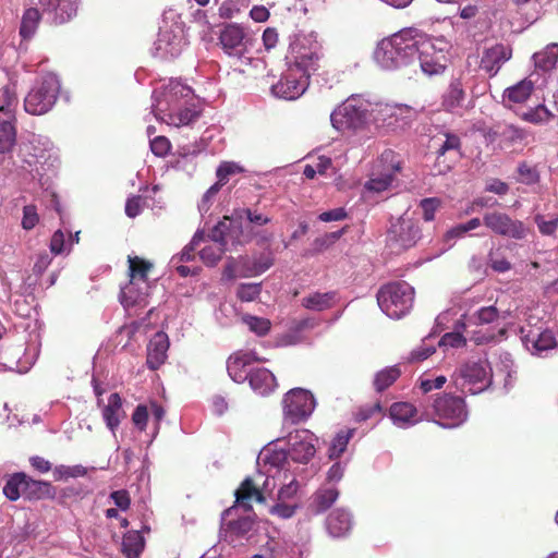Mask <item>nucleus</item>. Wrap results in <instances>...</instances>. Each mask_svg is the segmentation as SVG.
<instances>
[{
	"label": "nucleus",
	"mask_w": 558,
	"mask_h": 558,
	"mask_svg": "<svg viewBox=\"0 0 558 558\" xmlns=\"http://www.w3.org/2000/svg\"><path fill=\"white\" fill-rule=\"evenodd\" d=\"M426 33L405 27L380 40L374 51L376 63L384 70H398L416 63Z\"/></svg>",
	"instance_id": "obj_1"
},
{
	"label": "nucleus",
	"mask_w": 558,
	"mask_h": 558,
	"mask_svg": "<svg viewBox=\"0 0 558 558\" xmlns=\"http://www.w3.org/2000/svg\"><path fill=\"white\" fill-rule=\"evenodd\" d=\"M318 438L308 429H295L286 437L287 448L265 454L270 468H288L289 460L307 464L316 453Z\"/></svg>",
	"instance_id": "obj_2"
},
{
	"label": "nucleus",
	"mask_w": 558,
	"mask_h": 558,
	"mask_svg": "<svg viewBox=\"0 0 558 558\" xmlns=\"http://www.w3.org/2000/svg\"><path fill=\"white\" fill-rule=\"evenodd\" d=\"M322 58L323 47L316 33H299L292 37L287 56L288 64L311 76L318 70Z\"/></svg>",
	"instance_id": "obj_3"
},
{
	"label": "nucleus",
	"mask_w": 558,
	"mask_h": 558,
	"mask_svg": "<svg viewBox=\"0 0 558 558\" xmlns=\"http://www.w3.org/2000/svg\"><path fill=\"white\" fill-rule=\"evenodd\" d=\"M209 239L214 242L199 252L201 259L207 266H215L228 247V244H241L242 226L236 219L223 217L210 231Z\"/></svg>",
	"instance_id": "obj_4"
},
{
	"label": "nucleus",
	"mask_w": 558,
	"mask_h": 558,
	"mask_svg": "<svg viewBox=\"0 0 558 558\" xmlns=\"http://www.w3.org/2000/svg\"><path fill=\"white\" fill-rule=\"evenodd\" d=\"M414 301V289L405 281L388 283L377 292L380 310L390 318L399 319L409 313Z\"/></svg>",
	"instance_id": "obj_5"
},
{
	"label": "nucleus",
	"mask_w": 558,
	"mask_h": 558,
	"mask_svg": "<svg viewBox=\"0 0 558 558\" xmlns=\"http://www.w3.org/2000/svg\"><path fill=\"white\" fill-rule=\"evenodd\" d=\"M452 379L461 392L477 395L492 385L493 369L485 360L470 361L454 372Z\"/></svg>",
	"instance_id": "obj_6"
},
{
	"label": "nucleus",
	"mask_w": 558,
	"mask_h": 558,
	"mask_svg": "<svg viewBox=\"0 0 558 558\" xmlns=\"http://www.w3.org/2000/svg\"><path fill=\"white\" fill-rule=\"evenodd\" d=\"M59 92L58 76L52 73L44 75L25 97V111L34 116L45 114L56 104Z\"/></svg>",
	"instance_id": "obj_7"
},
{
	"label": "nucleus",
	"mask_w": 558,
	"mask_h": 558,
	"mask_svg": "<svg viewBox=\"0 0 558 558\" xmlns=\"http://www.w3.org/2000/svg\"><path fill=\"white\" fill-rule=\"evenodd\" d=\"M371 109V102L361 96H351L330 114V121L338 131L361 129Z\"/></svg>",
	"instance_id": "obj_8"
},
{
	"label": "nucleus",
	"mask_w": 558,
	"mask_h": 558,
	"mask_svg": "<svg viewBox=\"0 0 558 558\" xmlns=\"http://www.w3.org/2000/svg\"><path fill=\"white\" fill-rule=\"evenodd\" d=\"M194 97L193 90L186 84L178 80H170L153 93L151 110L156 119L160 116L177 110V107L189 104Z\"/></svg>",
	"instance_id": "obj_9"
},
{
	"label": "nucleus",
	"mask_w": 558,
	"mask_h": 558,
	"mask_svg": "<svg viewBox=\"0 0 558 558\" xmlns=\"http://www.w3.org/2000/svg\"><path fill=\"white\" fill-rule=\"evenodd\" d=\"M420 239L421 229L417 221L405 215L392 222L387 233V244L396 253L413 247Z\"/></svg>",
	"instance_id": "obj_10"
},
{
	"label": "nucleus",
	"mask_w": 558,
	"mask_h": 558,
	"mask_svg": "<svg viewBox=\"0 0 558 558\" xmlns=\"http://www.w3.org/2000/svg\"><path fill=\"white\" fill-rule=\"evenodd\" d=\"M435 415L439 418L437 424L445 428H454L465 422L468 411L463 398L444 395L433 403Z\"/></svg>",
	"instance_id": "obj_11"
},
{
	"label": "nucleus",
	"mask_w": 558,
	"mask_h": 558,
	"mask_svg": "<svg viewBox=\"0 0 558 558\" xmlns=\"http://www.w3.org/2000/svg\"><path fill=\"white\" fill-rule=\"evenodd\" d=\"M282 404L284 420L292 424L306 420L316 407L314 396L303 388H293L288 391Z\"/></svg>",
	"instance_id": "obj_12"
},
{
	"label": "nucleus",
	"mask_w": 558,
	"mask_h": 558,
	"mask_svg": "<svg viewBox=\"0 0 558 558\" xmlns=\"http://www.w3.org/2000/svg\"><path fill=\"white\" fill-rule=\"evenodd\" d=\"M308 85L310 76L289 64L280 80L271 86V93L284 100H295L305 93Z\"/></svg>",
	"instance_id": "obj_13"
},
{
	"label": "nucleus",
	"mask_w": 558,
	"mask_h": 558,
	"mask_svg": "<svg viewBox=\"0 0 558 558\" xmlns=\"http://www.w3.org/2000/svg\"><path fill=\"white\" fill-rule=\"evenodd\" d=\"M483 223L495 234L514 240L525 239L529 231L521 220L497 210L485 213Z\"/></svg>",
	"instance_id": "obj_14"
},
{
	"label": "nucleus",
	"mask_w": 558,
	"mask_h": 558,
	"mask_svg": "<svg viewBox=\"0 0 558 558\" xmlns=\"http://www.w3.org/2000/svg\"><path fill=\"white\" fill-rule=\"evenodd\" d=\"M522 341L525 348L537 356H547L551 351L558 350V338L551 329L522 328Z\"/></svg>",
	"instance_id": "obj_15"
},
{
	"label": "nucleus",
	"mask_w": 558,
	"mask_h": 558,
	"mask_svg": "<svg viewBox=\"0 0 558 558\" xmlns=\"http://www.w3.org/2000/svg\"><path fill=\"white\" fill-rule=\"evenodd\" d=\"M421 70L427 75L441 73L446 68V54L442 48H437L433 39L426 34L418 51L417 61Z\"/></svg>",
	"instance_id": "obj_16"
},
{
	"label": "nucleus",
	"mask_w": 558,
	"mask_h": 558,
	"mask_svg": "<svg viewBox=\"0 0 558 558\" xmlns=\"http://www.w3.org/2000/svg\"><path fill=\"white\" fill-rule=\"evenodd\" d=\"M248 37L238 24H227L220 32L219 43L223 51L234 58H242L247 52Z\"/></svg>",
	"instance_id": "obj_17"
},
{
	"label": "nucleus",
	"mask_w": 558,
	"mask_h": 558,
	"mask_svg": "<svg viewBox=\"0 0 558 558\" xmlns=\"http://www.w3.org/2000/svg\"><path fill=\"white\" fill-rule=\"evenodd\" d=\"M22 168L27 171L33 179L41 178L47 169L46 163L51 155L46 149L38 148L34 143L24 144L21 147Z\"/></svg>",
	"instance_id": "obj_18"
},
{
	"label": "nucleus",
	"mask_w": 558,
	"mask_h": 558,
	"mask_svg": "<svg viewBox=\"0 0 558 558\" xmlns=\"http://www.w3.org/2000/svg\"><path fill=\"white\" fill-rule=\"evenodd\" d=\"M262 361L254 352L238 351L227 360V371L230 378L235 383H244L248 379L250 373L255 368L253 362Z\"/></svg>",
	"instance_id": "obj_19"
},
{
	"label": "nucleus",
	"mask_w": 558,
	"mask_h": 558,
	"mask_svg": "<svg viewBox=\"0 0 558 558\" xmlns=\"http://www.w3.org/2000/svg\"><path fill=\"white\" fill-rule=\"evenodd\" d=\"M269 477H267L263 483V488L259 489L251 477H246L234 493L235 505L243 508L245 511H251L252 500L264 502L265 497L263 492L269 490Z\"/></svg>",
	"instance_id": "obj_20"
},
{
	"label": "nucleus",
	"mask_w": 558,
	"mask_h": 558,
	"mask_svg": "<svg viewBox=\"0 0 558 558\" xmlns=\"http://www.w3.org/2000/svg\"><path fill=\"white\" fill-rule=\"evenodd\" d=\"M150 286L148 280L130 282L121 289L120 300L125 308L133 306L144 307L147 305V298L149 295Z\"/></svg>",
	"instance_id": "obj_21"
},
{
	"label": "nucleus",
	"mask_w": 558,
	"mask_h": 558,
	"mask_svg": "<svg viewBox=\"0 0 558 558\" xmlns=\"http://www.w3.org/2000/svg\"><path fill=\"white\" fill-rule=\"evenodd\" d=\"M201 110L196 106L195 97L192 98L189 104H183L177 107V110H172L165 116H160L157 120H160L168 125L181 128L190 125L198 119Z\"/></svg>",
	"instance_id": "obj_22"
},
{
	"label": "nucleus",
	"mask_w": 558,
	"mask_h": 558,
	"mask_svg": "<svg viewBox=\"0 0 558 558\" xmlns=\"http://www.w3.org/2000/svg\"><path fill=\"white\" fill-rule=\"evenodd\" d=\"M43 10L52 15V21L62 24L77 12V0H39Z\"/></svg>",
	"instance_id": "obj_23"
},
{
	"label": "nucleus",
	"mask_w": 558,
	"mask_h": 558,
	"mask_svg": "<svg viewBox=\"0 0 558 558\" xmlns=\"http://www.w3.org/2000/svg\"><path fill=\"white\" fill-rule=\"evenodd\" d=\"M510 58L511 49L508 46L497 44L484 51L481 59V69L489 76H494Z\"/></svg>",
	"instance_id": "obj_24"
},
{
	"label": "nucleus",
	"mask_w": 558,
	"mask_h": 558,
	"mask_svg": "<svg viewBox=\"0 0 558 558\" xmlns=\"http://www.w3.org/2000/svg\"><path fill=\"white\" fill-rule=\"evenodd\" d=\"M168 349V336L162 331L156 332L147 345V366L150 369H158L167 359Z\"/></svg>",
	"instance_id": "obj_25"
},
{
	"label": "nucleus",
	"mask_w": 558,
	"mask_h": 558,
	"mask_svg": "<svg viewBox=\"0 0 558 558\" xmlns=\"http://www.w3.org/2000/svg\"><path fill=\"white\" fill-rule=\"evenodd\" d=\"M353 526L351 513L343 509H335L326 519V529L328 534L333 538L347 536Z\"/></svg>",
	"instance_id": "obj_26"
},
{
	"label": "nucleus",
	"mask_w": 558,
	"mask_h": 558,
	"mask_svg": "<svg viewBox=\"0 0 558 558\" xmlns=\"http://www.w3.org/2000/svg\"><path fill=\"white\" fill-rule=\"evenodd\" d=\"M101 414L106 426L116 435L117 428L125 416L122 408V398L119 393L114 392L109 396L108 403L102 407Z\"/></svg>",
	"instance_id": "obj_27"
},
{
	"label": "nucleus",
	"mask_w": 558,
	"mask_h": 558,
	"mask_svg": "<svg viewBox=\"0 0 558 558\" xmlns=\"http://www.w3.org/2000/svg\"><path fill=\"white\" fill-rule=\"evenodd\" d=\"M390 418L401 428L410 427L421 421L416 408L409 402L393 403L390 407Z\"/></svg>",
	"instance_id": "obj_28"
},
{
	"label": "nucleus",
	"mask_w": 558,
	"mask_h": 558,
	"mask_svg": "<svg viewBox=\"0 0 558 558\" xmlns=\"http://www.w3.org/2000/svg\"><path fill=\"white\" fill-rule=\"evenodd\" d=\"M247 380L251 388L260 396L270 393L277 386L275 375L265 367H256L250 373Z\"/></svg>",
	"instance_id": "obj_29"
},
{
	"label": "nucleus",
	"mask_w": 558,
	"mask_h": 558,
	"mask_svg": "<svg viewBox=\"0 0 558 558\" xmlns=\"http://www.w3.org/2000/svg\"><path fill=\"white\" fill-rule=\"evenodd\" d=\"M433 145L436 147L437 154V163L436 167L440 165V160L447 154H452L456 157L461 155V141L458 135L452 133H440L437 136L432 138Z\"/></svg>",
	"instance_id": "obj_30"
},
{
	"label": "nucleus",
	"mask_w": 558,
	"mask_h": 558,
	"mask_svg": "<svg viewBox=\"0 0 558 558\" xmlns=\"http://www.w3.org/2000/svg\"><path fill=\"white\" fill-rule=\"evenodd\" d=\"M182 48V38L168 32L161 33L156 41V50L161 58H175Z\"/></svg>",
	"instance_id": "obj_31"
},
{
	"label": "nucleus",
	"mask_w": 558,
	"mask_h": 558,
	"mask_svg": "<svg viewBox=\"0 0 558 558\" xmlns=\"http://www.w3.org/2000/svg\"><path fill=\"white\" fill-rule=\"evenodd\" d=\"M338 496L336 487H322L313 495L308 509L313 514H319L330 508Z\"/></svg>",
	"instance_id": "obj_32"
},
{
	"label": "nucleus",
	"mask_w": 558,
	"mask_h": 558,
	"mask_svg": "<svg viewBox=\"0 0 558 558\" xmlns=\"http://www.w3.org/2000/svg\"><path fill=\"white\" fill-rule=\"evenodd\" d=\"M276 472L271 474L270 476L275 480L278 478L279 481L287 482L284 483L281 488L278 492V500L279 501H286L290 500L295 497L298 490H299V483L295 480V476L289 474V469L284 466L282 468H275Z\"/></svg>",
	"instance_id": "obj_33"
},
{
	"label": "nucleus",
	"mask_w": 558,
	"mask_h": 558,
	"mask_svg": "<svg viewBox=\"0 0 558 558\" xmlns=\"http://www.w3.org/2000/svg\"><path fill=\"white\" fill-rule=\"evenodd\" d=\"M499 317V312L494 305L482 306L473 313H466L463 315L464 325H486L496 322Z\"/></svg>",
	"instance_id": "obj_34"
},
{
	"label": "nucleus",
	"mask_w": 558,
	"mask_h": 558,
	"mask_svg": "<svg viewBox=\"0 0 558 558\" xmlns=\"http://www.w3.org/2000/svg\"><path fill=\"white\" fill-rule=\"evenodd\" d=\"M534 89V84L530 80H522L504 92V100L512 104H522L526 101Z\"/></svg>",
	"instance_id": "obj_35"
},
{
	"label": "nucleus",
	"mask_w": 558,
	"mask_h": 558,
	"mask_svg": "<svg viewBox=\"0 0 558 558\" xmlns=\"http://www.w3.org/2000/svg\"><path fill=\"white\" fill-rule=\"evenodd\" d=\"M19 104L15 87L7 85L0 93V112L5 120H15V110Z\"/></svg>",
	"instance_id": "obj_36"
},
{
	"label": "nucleus",
	"mask_w": 558,
	"mask_h": 558,
	"mask_svg": "<svg viewBox=\"0 0 558 558\" xmlns=\"http://www.w3.org/2000/svg\"><path fill=\"white\" fill-rule=\"evenodd\" d=\"M373 169L387 172L395 179L396 173L401 170V159L393 150L386 149L381 153Z\"/></svg>",
	"instance_id": "obj_37"
},
{
	"label": "nucleus",
	"mask_w": 558,
	"mask_h": 558,
	"mask_svg": "<svg viewBox=\"0 0 558 558\" xmlns=\"http://www.w3.org/2000/svg\"><path fill=\"white\" fill-rule=\"evenodd\" d=\"M144 537L138 531H129L122 539V551L128 558H137L144 549Z\"/></svg>",
	"instance_id": "obj_38"
},
{
	"label": "nucleus",
	"mask_w": 558,
	"mask_h": 558,
	"mask_svg": "<svg viewBox=\"0 0 558 558\" xmlns=\"http://www.w3.org/2000/svg\"><path fill=\"white\" fill-rule=\"evenodd\" d=\"M533 59L535 65L543 71L554 69L558 61V44L548 45L543 51L534 53Z\"/></svg>",
	"instance_id": "obj_39"
},
{
	"label": "nucleus",
	"mask_w": 558,
	"mask_h": 558,
	"mask_svg": "<svg viewBox=\"0 0 558 558\" xmlns=\"http://www.w3.org/2000/svg\"><path fill=\"white\" fill-rule=\"evenodd\" d=\"M463 99L464 90L462 83L459 80H454L442 96V106L447 110H453L462 105Z\"/></svg>",
	"instance_id": "obj_40"
},
{
	"label": "nucleus",
	"mask_w": 558,
	"mask_h": 558,
	"mask_svg": "<svg viewBox=\"0 0 558 558\" xmlns=\"http://www.w3.org/2000/svg\"><path fill=\"white\" fill-rule=\"evenodd\" d=\"M15 120L0 122V154L11 151L16 142Z\"/></svg>",
	"instance_id": "obj_41"
},
{
	"label": "nucleus",
	"mask_w": 558,
	"mask_h": 558,
	"mask_svg": "<svg viewBox=\"0 0 558 558\" xmlns=\"http://www.w3.org/2000/svg\"><path fill=\"white\" fill-rule=\"evenodd\" d=\"M335 293H314L302 300L304 307L313 311H324L330 308L335 302Z\"/></svg>",
	"instance_id": "obj_42"
},
{
	"label": "nucleus",
	"mask_w": 558,
	"mask_h": 558,
	"mask_svg": "<svg viewBox=\"0 0 558 558\" xmlns=\"http://www.w3.org/2000/svg\"><path fill=\"white\" fill-rule=\"evenodd\" d=\"M28 485V478L24 473H16L8 480L3 487L4 496L15 501L21 496V489Z\"/></svg>",
	"instance_id": "obj_43"
},
{
	"label": "nucleus",
	"mask_w": 558,
	"mask_h": 558,
	"mask_svg": "<svg viewBox=\"0 0 558 558\" xmlns=\"http://www.w3.org/2000/svg\"><path fill=\"white\" fill-rule=\"evenodd\" d=\"M40 21L39 11L35 8L27 9L22 17L20 34L24 39L31 38L38 26Z\"/></svg>",
	"instance_id": "obj_44"
},
{
	"label": "nucleus",
	"mask_w": 558,
	"mask_h": 558,
	"mask_svg": "<svg viewBox=\"0 0 558 558\" xmlns=\"http://www.w3.org/2000/svg\"><path fill=\"white\" fill-rule=\"evenodd\" d=\"M393 180L389 173L373 169L369 179L365 183V189L371 192L380 193L388 190Z\"/></svg>",
	"instance_id": "obj_45"
},
{
	"label": "nucleus",
	"mask_w": 558,
	"mask_h": 558,
	"mask_svg": "<svg viewBox=\"0 0 558 558\" xmlns=\"http://www.w3.org/2000/svg\"><path fill=\"white\" fill-rule=\"evenodd\" d=\"M129 271H130V280L142 281L148 280L147 272L150 270L153 265L137 256H129Z\"/></svg>",
	"instance_id": "obj_46"
},
{
	"label": "nucleus",
	"mask_w": 558,
	"mask_h": 558,
	"mask_svg": "<svg viewBox=\"0 0 558 558\" xmlns=\"http://www.w3.org/2000/svg\"><path fill=\"white\" fill-rule=\"evenodd\" d=\"M400 374V369L397 366L386 367L378 372L374 379L376 391H384L399 378Z\"/></svg>",
	"instance_id": "obj_47"
},
{
	"label": "nucleus",
	"mask_w": 558,
	"mask_h": 558,
	"mask_svg": "<svg viewBox=\"0 0 558 558\" xmlns=\"http://www.w3.org/2000/svg\"><path fill=\"white\" fill-rule=\"evenodd\" d=\"M353 433V429H349L347 432L342 430L336 435L328 449V456L331 460L339 458L345 451Z\"/></svg>",
	"instance_id": "obj_48"
},
{
	"label": "nucleus",
	"mask_w": 558,
	"mask_h": 558,
	"mask_svg": "<svg viewBox=\"0 0 558 558\" xmlns=\"http://www.w3.org/2000/svg\"><path fill=\"white\" fill-rule=\"evenodd\" d=\"M203 240L204 234L202 232H196L191 242L182 250V252L171 258L170 264L177 265L179 263L192 260L194 258L193 252Z\"/></svg>",
	"instance_id": "obj_49"
},
{
	"label": "nucleus",
	"mask_w": 558,
	"mask_h": 558,
	"mask_svg": "<svg viewBox=\"0 0 558 558\" xmlns=\"http://www.w3.org/2000/svg\"><path fill=\"white\" fill-rule=\"evenodd\" d=\"M87 468L76 464V465H58L53 470V475L56 481L68 480L70 477H83L87 474Z\"/></svg>",
	"instance_id": "obj_50"
},
{
	"label": "nucleus",
	"mask_w": 558,
	"mask_h": 558,
	"mask_svg": "<svg viewBox=\"0 0 558 558\" xmlns=\"http://www.w3.org/2000/svg\"><path fill=\"white\" fill-rule=\"evenodd\" d=\"M243 322L247 325L248 329L262 337L269 332L271 323L269 319L264 317H257L252 315H246L243 317Z\"/></svg>",
	"instance_id": "obj_51"
},
{
	"label": "nucleus",
	"mask_w": 558,
	"mask_h": 558,
	"mask_svg": "<svg viewBox=\"0 0 558 558\" xmlns=\"http://www.w3.org/2000/svg\"><path fill=\"white\" fill-rule=\"evenodd\" d=\"M551 118V112L544 105H538L535 108L527 110L522 116L523 120L534 124L546 123Z\"/></svg>",
	"instance_id": "obj_52"
},
{
	"label": "nucleus",
	"mask_w": 558,
	"mask_h": 558,
	"mask_svg": "<svg viewBox=\"0 0 558 558\" xmlns=\"http://www.w3.org/2000/svg\"><path fill=\"white\" fill-rule=\"evenodd\" d=\"M260 292V283H242L238 288L236 295L243 302H252L259 296Z\"/></svg>",
	"instance_id": "obj_53"
},
{
	"label": "nucleus",
	"mask_w": 558,
	"mask_h": 558,
	"mask_svg": "<svg viewBox=\"0 0 558 558\" xmlns=\"http://www.w3.org/2000/svg\"><path fill=\"white\" fill-rule=\"evenodd\" d=\"M49 248L50 253L53 255H60L63 253L68 254L70 252L68 241L65 240V234L61 229L53 232Z\"/></svg>",
	"instance_id": "obj_54"
},
{
	"label": "nucleus",
	"mask_w": 558,
	"mask_h": 558,
	"mask_svg": "<svg viewBox=\"0 0 558 558\" xmlns=\"http://www.w3.org/2000/svg\"><path fill=\"white\" fill-rule=\"evenodd\" d=\"M243 169L235 162L225 161L217 168L216 175L221 186L228 181L229 177L242 172Z\"/></svg>",
	"instance_id": "obj_55"
},
{
	"label": "nucleus",
	"mask_w": 558,
	"mask_h": 558,
	"mask_svg": "<svg viewBox=\"0 0 558 558\" xmlns=\"http://www.w3.org/2000/svg\"><path fill=\"white\" fill-rule=\"evenodd\" d=\"M272 265V259L269 256H262L252 262V268L247 271H242L241 275L245 277L258 276L265 272Z\"/></svg>",
	"instance_id": "obj_56"
},
{
	"label": "nucleus",
	"mask_w": 558,
	"mask_h": 558,
	"mask_svg": "<svg viewBox=\"0 0 558 558\" xmlns=\"http://www.w3.org/2000/svg\"><path fill=\"white\" fill-rule=\"evenodd\" d=\"M535 223L537 225V228L543 235H553L555 234L558 227V217L545 220L544 216L536 215Z\"/></svg>",
	"instance_id": "obj_57"
},
{
	"label": "nucleus",
	"mask_w": 558,
	"mask_h": 558,
	"mask_svg": "<svg viewBox=\"0 0 558 558\" xmlns=\"http://www.w3.org/2000/svg\"><path fill=\"white\" fill-rule=\"evenodd\" d=\"M39 217L34 205H26L23 208L22 227L25 230H32L38 222Z\"/></svg>",
	"instance_id": "obj_58"
},
{
	"label": "nucleus",
	"mask_w": 558,
	"mask_h": 558,
	"mask_svg": "<svg viewBox=\"0 0 558 558\" xmlns=\"http://www.w3.org/2000/svg\"><path fill=\"white\" fill-rule=\"evenodd\" d=\"M423 209V217L425 221H432L435 218V213L440 206V201L436 197L424 198L420 203Z\"/></svg>",
	"instance_id": "obj_59"
},
{
	"label": "nucleus",
	"mask_w": 558,
	"mask_h": 558,
	"mask_svg": "<svg viewBox=\"0 0 558 558\" xmlns=\"http://www.w3.org/2000/svg\"><path fill=\"white\" fill-rule=\"evenodd\" d=\"M148 409L144 404H138L133 414H132V422L140 430H144L147 426L148 422Z\"/></svg>",
	"instance_id": "obj_60"
},
{
	"label": "nucleus",
	"mask_w": 558,
	"mask_h": 558,
	"mask_svg": "<svg viewBox=\"0 0 558 558\" xmlns=\"http://www.w3.org/2000/svg\"><path fill=\"white\" fill-rule=\"evenodd\" d=\"M502 136L506 141L515 144L523 142L526 138L527 133L518 126L508 125L505 128Z\"/></svg>",
	"instance_id": "obj_61"
},
{
	"label": "nucleus",
	"mask_w": 558,
	"mask_h": 558,
	"mask_svg": "<svg viewBox=\"0 0 558 558\" xmlns=\"http://www.w3.org/2000/svg\"><path fill=\"white\" fill-rule=\"evenodd\" d=\"M446 381L447 378L442 375L437 376L434 379L422 376L420 378V388L424 393H427L434 389H440L446 384Z\"/></svg>",
	"instance_id": "obj_62"
},
{
	"label": "nucleus",
	"mask_w": 558,
	"mask_h": 558,
	"mask_svg": "<svg viewBox=\"0 0 558 558\" xmlns=\"http://www.w3.org/2000/svg\"><path fill=\"white\" fill-rule=\"evenodd\" d=\"M110 499L121 511H125L130 508L131 498L130 494L125 489L114 490L110 494Z\"/></svg>",
	"instance_id": "obj_63"
},
{
	"label": "nucleus",
	"mask_w": 558,
	"mask_h": 558,
	"mask_svg": "<svg viewBox=\"0 0 558 558\" xmlns=\"http://www.w3.org/2000/svg\"><path fill=\"white\" fill-rule=\"evenodd\" d=\"M150 149L156 156H166L170 149V142L165 136H156L150 140Z\"/></svg>",
	"instance_id": "obj_64"
}]
</instances>
